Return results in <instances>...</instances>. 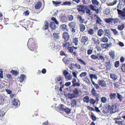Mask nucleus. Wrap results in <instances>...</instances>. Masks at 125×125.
Segmentation results:
<instances>
[{"instance_id":"f257e3e1","label":"nucleus","mask_w":125,"mask_h":125,"mask_svg":"<svg viewBox=\"0 0 125 125\" xmlns=\"http://www.w3.org/2000/svg\"><path fill=\"white\" fill-rule=\"evenodd\" d=\"M27 45L29 49L31 51H34L37 48L36 45L35 44L34 41L32 38L29 40Z\"/></svg>"},{"instance_id":"f03ea898","label":"nucleus","mask_w":125,"mask_h":125,"mask_svg":"<svg viewBox=\"0 0 125 125\" xmlns=\"http://www.w3.org/2000/svg\"><path fill=\"white\" fill-rule=\"evenodd\" d=\"M77 9L79 11L82 12L83 13H85V10L87 8V7L83 5L78 6Z\"/></svg>"},{"instance_id":"7ed1b4c3","label":"nucleus","mask_w":125,"mask_h":125,"mask_svg":"<svg viewBox=\"0 0 125 125\" xmlns=\"http://www.w3.org/2000/svg\"><path fill=\"white\" fill-rule=\"evenodd\" d=\"M62 37L64 39L65 42H66L69 39L70 36L68 33L64 32L63 33Z\"/></svg>"},{"instance_id":"20e7f679","label":"nucleus","mask_w":125,"mask_h":125,"mask_svg":"<svg viewBox=\"0 0 125 125\" xmlns=\"http://www.w3.org/2000/svg\"><path fill=\"white\" fill-rule=\"evenodd\" d=\"M104 31L105 32L104 34L107 36L108 38H110L111 36V33L110 30L109 29H104Z\"/></svg>"},{"instance_id":"39448f33","label":"nucleus","mask_w":125,"mask_h":125,"mask_svg":"<svg viewBox=\"0 0 125 125\" xmlns=\"http://www.w3.org/2000/svg\"><path fill=\"white\" fill-rule=\"evenodd\" d=\"M6 97L4 95H0V105L4 104L6 100L5 99Z\"/></svg>"},{"instance_id":"423d86ee","label":"nucleus","mask_w":125,"mask_h":125,"mask_svg":"<svg viewBox=\"0 0 125 125\" xmlns=\"http://www.w3.org/2000/svg\"><path fill=\"white\" fill-rule=\"evenodd\" d=\"M116 107H117L114 105L111 106L109 105L108 106V109L109 111H110V113H114V111L113 110L115 108H116Z\"/></svg>"},{"instance_id":"0eeeda50","label":"nucleus","mask_w":125,"mask_h":125,"mask_svg":"<svg viewBox=\"0 0 125 125\" xmlns=\"http://www.w3.org/2000/svg\"><path fill=\"white\" fill-rule=\"evenodd\" d=\"M73 86H80V84L79 81L76 82V80L75 78H73L72 81Z\"/></svg>"},{"instance_id":"6e6552de","label":"nucleus","mask_w":125,"mask_h":125,"mask_svg":"<svg viewBox=\"0 0 125 125\" xmlns=\"http://www.w3.org/2000/svg\"><path fill=\"white\" fill-rule=\"evenodd\" d=\"M105 64L107 69L109 70L111 68V65L110 63V61L109 60H107L105 62Z\"/></svg>"},{"instance_id":"1a4fd4ad","label":"nucleus","mask_w":125,"mask_h":125,"mask_svg":"<svg viewBox=\"0 0 125 125\" xmlns=\"http://www.w3.org/2000/svg\"><path fill=\"white\" fill-rule=\"evenodd\" d=\"M50 25L52 31H54L56 28L55 23L53 22H51L50 23Z\"/></svg>"},{"instance_id":"9d476101","label":"nucleus","mask_w":125,"mask_h":125,"mask_svg":"<svg viewBox=\"0 0 125 125\" xmlns=\"http://www.w3.org/2000/svg\"><path fill=\"white\" fill-rule=\"evenodd\" d=\"M80 102L78 99L74 100L72 103V105L73 107L76 106L77 105L79 104Z\"/></svg>"},{"instance_id":"9b49d317","label":"nucleus","mask_w":125,"mask_h":125,"mask_svg":"<svg viewBox=\"0 0 125 125\" xmlns=\"http://www.w3.org/2000/svg\"><path fill=\"white\" fill-rule=\"evenodd\" d=\"M77 18L80 23H82L84 22V20L83 19L82 16L79 15H77Z\"/></svg>"},{"instance_id":"f8f14e48","label":"nucleus","mask_w":125,"mask_h":125,"mask_svg":"<svg viewBox=\"0 0 125 125\" xmlns=\"http://www.w3.org/2000/svg\"><path fill=\"white\" fill-rule=\"evenodd\" d=\"M88 38L87 37L83 36L81 39V42L85 44V43L88 41Z\"/></svg>"},{"instance_id":"ddd939ff","label":"nucleus","mask_w":125,"mask_h":125,"mask_svg":"<svg viewBox=\"0 0 125 125\" xmlns=\"http://www.w3.org/2000/svg\"><path fill=\"white\" fill-rule=\"evenodd\" d=\"M98 84L100 85H101L102 87H104L106 86V82L103 80H100L98 82Z\"/></svg>"},{"instance_id":"4468645a","label":"nucleus","mask_w":125,"mask_h":125,"mask_svg":"<svg viewBox=\"0 0 125 125\" xmlns=\"http://www.w3.org/2000/svg\"><path fill=\"white\" fill-rule=\"evenodd\" d=\"M42 6V2L38 1L35 5V8L36 9H38L40 8Z\"/></svg>"},{"instance_id":"2eb2a0df","label":"nucleus","mask_w":125,"mask_h":125,"mask_svg":"<svg viewBox=\"0 0 125 125\" xmlns=\"http://www.w3.org/2000/svg\"><path fill=\"white\" fill-rule=\"evenodd\" d=\"M49 23L47 21H45L44 23L42 29L43 30H46L48 28Z\"/></svg>"},{"instance_id":"dca6fc26","label":"nucleus","mask_w":125,"mask_h":125,"mask_svg":"<svg viewBox=\"0 0 125 125\" xmlns=\"http://www.w3.org/2000/svg\"><path fill=\"white\" fill-rule=\"evenodd\" d=\"M12 105L15 106H17L20 105V102L17 100L15 99H14V101L12 102Z\"/></svg>"},{"instance_id":"f3484780","label":"nucleus","mask_w":125,"mask_h":125,"mask_svg":"<svg viewBox=\"0 0 125 125\" xmlns=\"http://www.w3.org/2000/svg\"><path fill=\"white\" fill-rule=\"evenodd\" d=\"M118 14L120 15L122 17H125V13L118 9H117Z\"/></svg>"},{"instance_id":"a211bd4d","label":"nucleus","mask_w":125,"mask_h":125,"mask_svg":"<svg viewBox=\"0 0 125 125\" xmlns=\"http://www.w3.org/2000/svg\"><path fill=\"white\" fill-rule=\"evenodd\" d=\"M92 40V41L95 44H100V41L98 39H96L94 37H93Z\"/></svg>"},{"instance_id":"6ab92c4d","label":"nucleus","mask_w":125,"mask_h":125,"mask_svg":"<svg viewBox=\"0 0 125 125\" xmlns=\"http://www.w3.org/2000/svg\"><path fill=\"white\" fill-rule=\"evenodd\" d=\"M63 45L65 48H68L71 45V43L69 42H65V43H63Z\"/></svg>"},{"instance_id":"aec40b11","label":"nucleus","mask_w":125,"mask_h":125,"mask_svg":"<svg viewBox=\"0 0 125 125\" xmlns=\"http://www.w3.org/2000/svg\"><path fill=\"white\" fill-rule=\"evenodd\" d=\"M104 34V31L102 29L99 30L97 32V35L98 36L101 37Z\"/></svg>"},{"instance_id":"412c9836","label":"nucleus","mask_w":125,"mask_h":125,"mask_svg":"<svg viewBox=\"0 0 125 125\" xmlns=\"http://www.w3.org/2000/svg\"><path fill=\"white\" fill-rule=\"evenodd\" d=\"M116 93H114V94L111 93L109 95L110 97V99L111 100H114L116 98Z\"/></svg>"},{"instance_id":"4be33fe9","label":"nucleus","mask_w":125,"mask_h":125,"mask_svg":"<svg viewBox=\"0 0 125 125\" xmlns=\"http://www.w3.org/2000/svg\"><path fill=\"white\" fill-rule=\"evenodd\" d=\"M26 79V76L24 75H22L19 78V81L20 82H22Z\"/></svg>"},{"instance_id":"5701e85b","label":"nucleus","mask_w":125,"mask_h":125,"mask_svg":"<svg viewBox=\"0 0 125 125\" xmlns=\"http://www.w3.org/2000/svg\"><path fill=\"white\" fill-rule=\"evenodd\" d=\"M83 100L84 102L88 103L90 101L89 97L87 96L84 97L83 99Z\"/></svg>"},{"instance_id":"b1692460","label":"nucleus","mask_w":125,"mask_h":125,"mask_svg":"<svg viewBox=\"0 0 125 125\" xmlns=\"http://www.w3.org/2000/svg\"><path fill=\"white\" fill-rule=\"evenodd\" d=\"M73 42L75 45H77L78 44V38H74L73 40Z\"/></svg>"},{"instance_id":"393cba45","label":"nucleus","mask_w":125,"mask_h":125,"mask_svg":"<svg viewBox=\"0 0 125 125\" xmlns=\"http://www.w3.org/2000/svg\"><path fill=\"white\" fill-rule=\"evenodd\" d=\"M109 55L112 57V59H114L115 58V52L114 51L112 50H111L109 52Z\"/></svg>"},{"instance_id":"a878e982","label":"nucleus","mask_w":125,"mask_h":125,"mask_svg":"<svg viewBox=\"0 0 125 125\" xmlns=\"http://www.w3.org/2000/svg\"><path fill=\"white\" fill-rule=\"evenodd\" d=\"M100 41L104 43L107 42L108 41V39L106 37H104L100 39Z\"/></svg>"},{"instance_id":"bb28decb","label":"nucleus","mask_w":125,"mask_h":125,"mask_svg":"<svg viewBox=\"0 0 125 125\" xmlns=\"http://www.w3.org/2000/svg\"><path fill=\"white\" fill-rule=\"evenodd\" d=\"M110 77L112 78L114 80H116L117 78V75L114 74H111L110 75Z\"/></svg>"},{"instance_id":"cd10ccee","label":"nucleus","mask_w":125,"mask_h":125,"mask_svg":"<svg viewBox=\"0 0 125 125\" xmlns=\"http://www.w3.org/2000/svg\"><path fill=\"white\" fill-rule=\"evenodd\" d=\"M109 45L108 43L102 44L101 45V46L103 49H107L109 47Z\"/></svg>"},{"instance_id":"c85d7f7f","label":"nucleus","mask_w":125,"mask_h":125,"mask_svg":"<svg viewBox=\"0 0 125 125\" xmlns=\"http://www.w3.org/2000/svg\"><path fill=\"white\" fill-rule=\"evenodd\" d=\"M92 2L94 5L98 6L99 5V2L97 0H92Z\"/></svg>"},{"instance_id":"c756f323","label":"nucleus","mask_w":125,"mask_h":125,"mask_svg":"<svg viewBox=\"0 0 125 125\" xmlns=\"http://www.w3.org/2000/svg\"><path fill=\"white\" fill-rule=\"evenodd\" d=\"M80 31L81 32L83 31L85 29V26L83 24H80Z\"/></svg>"},{"instance_id":"7c9ffc66","label":"nucleus","mask_w":125,"mask_h":125,"mask_svg":"<svg viewBox=\"0 0 125 125\" xmlns=\"http://www.w3.org/2000/svg\"><path fill=\"white\" fill-rule=\"evenodd\" d=\"M125 25L123 23L122 24V25H119L118 26V29L120 31L123 30L125 27Z\"/></svg>"},{"instance_id":"2f4dec72","label":"nucleus","mask_w":125,"mask_h":125,"mask_svg":"<svg viewBox=\"0 0 125 125\" xmlns=\"http://www.w3.org/2000/svg\"><path fill=\"white\" fill-rule=\"evenodd\" d=\"M83 80L86 83L88 84H90L91 82L89 79L87 77H86L83 79Z\"/></svg>"},{"instance_id":"473e14b6","label":"nucleus","mask_w":125,"mask_h":125,"mask_svg":"<svg viewBox=\"0 0 125 125\" xmlns=\"http://www.w3.org/2000/svg\"><path fill=\"white\" fill-rule=\"evenodd\" d=\"M113 20H114V23L115 25H117L119 22H120L119 21V19L117 18L114 19Z\"/></svg>"},{"instance_id":"72a5a7b5","label":"nucleus","mask_w":125,"mask_h":125,"mask_svg":"<svg viewBox=\"0 0 125 125\" xmlns=\"http://www.w3.org/2000/svg\"><path fill=\"white\" fill-rule=\"evenodd\" d=\"M90 76L91 78V79H92L93 78H94L96 80H97V77L96 75L95 74H91L90 75Z\"/></svg>"},{"instance_id":"f704fd0d","label":"nucleus","mask_w":125,"mask_h":125,"mask_svg":"<svg viewBox=\"0 0 125 125\" xmlns=\"http://www.w3.org/2000/svg\"><path fill=\"white\" fill-rule=\"evenodd\" d=\"M75 22H72L68 24L69 26L70 27H75Z\"/></svg>"},{"instance_id":"c9c22d12","label":"nucleus","mask_w":125,"mask_h":125,"mask_svg":"<svg viewBox=\"0 0 125 125\" xmlns=\"http://www.w3.org/2000/svg\"><path fill=\"white\" fill-rule=\"evenodd\" d=\"M53 35L55 38L58 39H59L60 38L59 34L58 33H54Z\"/></svg>"},{"instance_id":"e433bc0d","label":"nucleus","mask_w":125,"mask_h":125,"mask_svg":"<svg viewBox=\"0 0 125 125\" xmlns=\"http://www.w3.org/2000/svg\"><path fill=\"white\" fill-rule=\"evenodd\" d=\"M117 96L118 99L120 101H121L123 99L122 96L121 95L119 94H117Z\"/></svg>"},{"instance_id":"4c0bfd02","label":"nucleus","mask_w":125,"mask_h":125,"mask_svg":"<svg viewBox=\"0 0 125 125\" xmlns=\"http://www.w3.org/2000/svg\"><path fill=\"white\" fill-rule=\"evenodd\" d=\"M113 20V19L112 18H109L108 19L106 18L105 19V21L107 23H110L111 21Z\"/></svg>"},{"instance_id":"58836bf2","label":"nucleus","mask_w":125,"mask_h":125,"mask_svg":"<svg viewBox=\"0 0 125 125\" xmlns=\"http://www.w3.org/2000/svg\"><path fill=\"white\" fill-rule=\"evenodd\" d=\"M75 96V95L74 94H68V97L70 99H72L74 98Z\"/></svg>"},{"instance_id":"ea45409f","label":"nucleus","mask_w":125,"mask_h":125,"mask_svg":"<svg viewBox=\"0 0 125 125\" xmlns=\"http://www.w3.org/2000/svg\"><path fill=\"white\" fill-rule=\"evenodd\" d=\"M88 33L90 35H92L94 33V31L93 29H90L88 31Z\"/></svg>"},{"instance_id":"a19ab883","label":"nucleus","mask_w":125,"mask_h":125,"mask_svg":"<svg viewBox=\"0 0 125 125\" xmlns=\"http://www.w3.org/2000/svg\"><path fill=\"white\" fill-rule=\"evenodd\" d=\"M65 112L66 114H69L71 112V110L70 109L68 108H65L63 111Z\"/></svg>"},{"instance_id":"79ce46f5","label":"nucleus","mask_w":125,"mask_h":125,"mask_svg":"<svg viewBox=\"0 0 125 125\" xmlns=\"http://www.w3.org/2000/svg\"><path fill=\"white\" fill-rule=\"evenodd\" d=\"M65 78L66 79L68 80H71L72 78L71 75L69 74L65 77Z\"/></svg>"},{"instance_id":"37998d69","label":"nucleus","mask_w":125,"mask_h":125,"mask_svg":"<svg viewBox=\"0 0 125 125\" xmlns=\"http://www.w3.org/2000/svg\"><path fill=\"white\" fill-rule=\"evenodd\" d=\"M97 20L96 21V23L97 24H100V22H102V20L98 16L97 17Z\"/></svg>"},{"instance_id":"c03bdc74","label":"nucleus","mask_w":125,"mask_h":125,"mask_svg":"<svg viewBox=\"0 0 125 125\" xmlns=\"http://www.w3.org/2000/svg\"><path fill=\"white\" fill-rule=\"evenodd\" d=\"M62 72L65 77L69 74V73L66 70H63Z\"/></svg>"},{"instance_id":"a18cd8bd","label":"nucleus","mask_w":125,"mask_h":125,"mask_svg":"<svg viewBox=\"0 0 125 125\" xmlns=\"http://www.w3.org/2000/svg\"><path fill=\"white\" fill-rule=\"evenodd\" d=\"M90 9L94 11L96 9V7L94 6H93L92 5H90L89 6Z\"/></svg>"},{"instance_id":"49530a36","label":"nucleus","mask_w":125,"mask_h":125,"mask_svg":"<svg viewBox=\"0 0 125 125\" xmlns=\"http://www.w3.org/2000/svg\"><path fill=\"white\" fill-rule=\"evenodd\" d=\"M111 29L112 31L113 32L114 34L115 35L118 34V32L116 29L112 28H111Z\"/></svg>"},{"instance_id":"de8ad7c7","label":"nucleus","mask_w":125,"mask_h":125,"mask_svg":"<svg viewBox=\"0 0 125 125\" xmlns=\"http://www.w3.org/2000/svg\"><path fill=\"white\" fill-rule=\"evenodd\" d=\"M87 73L86 72H83L80 75V76L81 77H82L86 76Z\"/></svg>"},{"instance_id":"09e8293b","label":"nucleus","mask_w":125,"mask_h":125,"mask_svg":"<svg viewBox=\"0 0 125 125\" xmlns=\"http://www.w3.org/2000/svg\"><path fill=\"white\" fill-rule=\"evenodd\" d=\"M107 98L105 97H102L101 98V101L103 103H105L107 101Z\"/></svg>"},{"instance_id":"8fccbe9b","label":"nucleus","mask_w":125,"mask_h":125,"mask_svg":"<svg viewBox=\"0 0 125 125\" xmlns=\"http://www.w3.org/2000/svg\"><path fill=\"white\" fill-rule=\"evenodd\" d=\"M73 94H74L77 95L79 93L78 90L77 89L75 88L73 91Z\"/></svg>"},{"instance_id":"3c124183","label":"nucleus","mask_w":125,"mask_h":125,"mask_svg":"<svg viewBox=\"0 0 125 125\" xmlns=\"http://www.w3.org/2000/svg\"><path fill=\"white\" fill-rule=\"evenodd\" d=\"M62 77L60 76L56 77L55 78V81L56 82L61 81L62 80Z\"/></svg>"},{"instance_id":"603ef678","label":"nucleus","mask_w":125,"mask_h":125,"mask_svg":"<svg viewBox=\"0 0 125 125\" xmlns=\"http://www.w3.org/2000/svg\"><path fill=\"white\" fill-rule=\"evenodd\" d=\"M10 72L15 76L17 74V71L16 70H11Z\"/></svg>"},{"instance_id":"864d4df0","label":"nucleus","mask_w":125,"mask_h":125,"mask_svg":"<svg viewBox=\"0 0 125 125\" xmlns=\"http://www.w3.org/2000/svg\"><path fill=\"white\" fill-rule=\"evenodd\" d=\"M90 103L93 104H95L96 102V101L93 98H91L90 100Z\"/></svg>"},{"instance_id":"5fc2aeb1","label":"nucleus","mask_w":125,"mask_h":125,"mask_svg":"<svg viewBox=\"0 0 125 125\" xmlns=\"http://www.w3.org/2000/svg\"><path fill=\"white\" fill-rule=\"evenodd\" d=\"M65 108H66L63 104H61L59 108L60 110L63 111Z\"/></svg>"},{"instance_id":"6e6d98bb","label":"nucleus","mask_w":125,"mask_h":125,"mask_svg":"<svg viewBox=\"0 0 125 125\" xmlns=\"http://www.w3.org/2000/svg\"><path fill=\"white\" fill-rule=\"evenodd\" d=\"M68 17L69 20L70 21H73L74 18L73 16L72 15H69Z\"/></svg>"},{"instance_id":"4d7b16f0","label":"nucleus","mask_w":125,"mask_h":125,"mask_svg":"<svg viewBox=\"0 0 125 125\" xmlns=\"http://www.w3.org/2000/svg\"><path fill=\"white\" fill-rule=\"evenodd\" d=\"M66 18L64 16L62 17L61 18V20L63 22H66Z\"/></svg>"},{"instance_id":"13d9d810","label":"nucleus","mask_w":125,"mask_h":125,"mask_svg":"<svg viewBox=\"0 0 125 125\" xmlns=\"http://www.w3.org/2000/svg\"><path fill=\"white\" fill-rule=\"evenodd\" d=\"M92 94L94 95L96 94V91L94 88H93L91 91Z\"/></svg>"},{"instance_id":"bf43d9fd","label":"nucleus","mask_w":125,"mask_h":125,"mask_svg":"<svg viewBox=\"0 0 125 125\" xmlns=\"http://www.w3.org/2000/svg\"><path fill=\"white\" fill-rule=\"evenodd\" d=\"M60 52V55L61 56H68V55L66 54L63 51H61Z\"/></svg>"},{"instance_id":"052dcab7","label":"nucleus","mask_w":125,"mask_h":125,"mask_svg":"<svg viewBox=\"0 0 125 125\" xmlns=\"http://www.w3.org/2000/svg\"><path fill=\"white\" fill-rule=\"evenodd\" d=\"M68 50L71 52H73V48L72 47H69L68 48Z\"/></svg>"},{"instance_id":"680f3d73","label":"nucleus","mask_w":125,"mask_h":125,"mask_svg":"<svg viewBox=\"0 0 125 125\" xmlns=\"http://www.w3.org/2000/svg\"><path fill=\"white\" fill-rule=\"evenodd\" d=\"M91 57L93 59H96L98 58V56H97L94 55H92Z\"/></svg>"},{"instance_id":"e2e57ef3","label":"nucleus","mask_w":125,"mask_h":125,"mask_svg":"<svg viewBox=\"0 0 125 125\" xmlns=\"http://www.w3.org/2000/svg\"><path fill=\"white\" fill-rule=\"evenodd\" d=\"M84 4H88L90 0H82Z\"/></svg>"},{"instance_id":"0e129e2a","label":"nucleus","mask_w":125,"mask_h":125,"mask_svg":"<svg viewBox=\"0 0 125 125\" xmlns=\"http://www.w3.org/2000/svg\"><path fill=\"white\" fill-rule=\"evenodd\" d=\"M98 58L97 59H98L99 60H103L104 61V57L101 55H99L98 56Z\"/></svg>"},{"instance_id":"69168bd1","label":"nucleus","mask_w":125,"mask_h":125,"mask_svg":"<svg viewBox=\"0 0 125 125\" xmlns=\"http://www.w3.org/2000/svg\"><path fill=\"white\" fill-rule=\"evenodd\" d=\"M86 13L87 14H88L89 15H90L91 14L90 12H91V10L90 9L88 8H87L86 9Z\"/></svg>"},{"instance_id":"338daca9","label":"nucleus","mask_w":125,"mask_h":125,"mask_svg":"<svg viewBox=\"0 0 125 125\" xmlns=\"http://www.w3.org/2000/svg\"><path fill=\"white\" fill-rule=\"evenodd\" d=\"M78 59L81 63L84 64V65H86L85 63L83 60L81 59Z\"/></svg>"},{"instance_id":"774afa93","label":"nucleus","mask_w":125,"mask_h":125,"mask_svg":"<svg viewBox=\"0 0 125 125\" xmlns=\"http://www.w3.org/2000/svg\"><path fill=\"white\" fill-rule=\"evenodd\" d=\"M122 71L124 72H125V64L123 65L121 67Z\"/></svg>"}]
</instances>
